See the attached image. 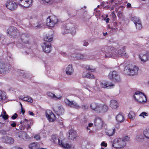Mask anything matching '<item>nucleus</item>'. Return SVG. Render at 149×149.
<instances>
[{"label":"nucleus","mask_w":149,"mask_h":149,"mask_svg":"<svg viewBox=\"0 0 149 149\" xmlns=\"http://www.w3.org/2000/svg\"><path fill=\"white\" fill-rule=\"evenodd\" d=\"M105 51L107 53L105 54L106 57H111L115 58L118 56V54L121 56H125L127 57L128 56V54L125 52V47H123L119 49L118 51L114 48L113 47H111L105 46L104 47Z\"/></svg>","instance_id":"obj_1"},{"label":"nucleus","mask_w":149,"mask_h":149,"mask_svg":"<svg viewBox=\"0 0 149 149\" xmlns=\"http://www.w3.org/2000/svg\"><path fill=\"white\" fill-rule=\"evenodd\" d=\"M129 140L130 138L127 136L122 138H116L113 141L112 146L116 148H123L126 145V142Z\"/></svg>","instance_id":"obj_2"},{"label":"nucleus","mask_w":149,"mask_h":149,"mask_svg":"<svg viewBox=\"0 0 149 149\" xmlns=\"http://www.w3.org/2000/svg\"><path fill=\"white\" fill-rule=\"evenodd\" d=\"M134 97L135 100L139 103H144L147 101L146 96L143 93L139 91L135 92Z\"/></svg>","instance_id":"obj_3"},{"label":"nucleus","mask_w":149,"mask_h":149,"mask_svg":"<svg viewBox=\"0 0 149 149\" xmlns=\"http://www.w3.org/2000/svg\"><path fill=\"white\" fill-rule=\"evenodd\" d=\"M138 69V67L135 65L129 64L126 66L125 71L128 74L134 75L137 74Z\"/></svg>","instance_id":"obj_4"},{"label":"nucleus","mask_w":149,"mask_h":149,"mask_svg":"<svg viewBox=\"0 0 149 149\" xmlns=\"http://www.w3.org/2000/svg\"><path fill=\"white\" fill-rule=\"evenodd\" d=\"M7 33L11 38H16L19 36V31L14 26L9 27L7 30Z\"/></svg>","instance_id":"obj_5"},{"label":"nucleus","mask_w":149,"mask_h":149,"mask_svg":"<svg viewBox=\"0 0 149 149\" xmlns=\"http://www.w3.org/2000/svg\"><path fill=\"white\" fill-rule=\"evenodd\" d=\"M57 17L54 16L49 17L46 20L47 25L50 27H54L57 23Z\"/></svg>","instance_id":"obj_6"},{"label":"nucleus","mask_w":149,"mask_h":149,"mask_svg":"<svg viewBox=\"0 0 149 149\" xmlns=\"http://www.w3.org/2000/svg\"><path fill=\"white\" fill-rule=\"evenodd\" d=\"M109 78L115 82H118L120 81V79L118 73L115 71L110 72L108 75Z\"/></svg>","instance_id":"obj_7"},{"label":"nucleus","mask_w":149,"mask_h":149,"mask_svg":"<svg viewBox=\"0 0 149 149\" xmlns=\"http://www.w3.org/2000/svg\"><path fill=\"white\" fill-rule=\"evenodd\" d=\"M64 34L68 33H70L72 34H74L76 33V30L74 25L70 24L67 26L64 30Z\"/></svg>","instance_id":"obj_8"},{"label":"nucleus","mask_w":149,"mask_h":149,"mask_svg":"<svg viewBox=\"0 0 149 149\" xmlns=\"http://www.w3.org/2000/svg\"><path fill=\"white\" fill-rule=\"evenodd\" d=\"M65 103L67 105L71 107L78 109L80 108V106L75 101H70L67 98H65L64 100Z\"/></svg>","instance_id":"obj_9"},{"label":"nucleus","mask_w":149,"mask_h":149,"mask_svg":"<svg viewBox=\"0 0 149 149\" xmlns=\"http://www.w3.org/2000/svg\"><path fill=\"white\" fill-rule=\"evenodd\" d=\"M47 95L48 97L56 100H60L62 97L61 92L59 91H58V93L56 94V95L50 92H47Z\"/></svg>","instance_id":"obj_10"},{"label":"nucleus","mask_w":149,"mask_h":149,"mask_svg":"<svg viewBox=\"0 0 149 149\" xmlns=\"http://www.w3.org/2000/svg\"><path fill=\"white\" fill-rule=\"evenodd\" d=\"M19 5L24 7H29L31 5L32 0H16Z\"/></svg>","instance_id":"obj_11"},{"label":"nucleus","mask_w":149,"mask_h":149,"mask_svg":"<svg viewBox=\"0 0 149 149\" xmlns=\"http://www.w3.org/2000/svg\"><path fill=\"white\" fill-rule=\"evenodd\" d=\"M5 5L8 9L11 10H15L17 7L16 3L11 0L7 1L5 3Z\"/></svg>","instance_id":"obj_12"},{"label":"nucleus","mask_w":149,"mask_h":149,"mask_svg":"<svg viewBox=\"0 0 149 149\" xmlns=\"http://www.w3.org/2000/svg\"><path fill=\"white\" fill-rule=\"evenodd\" d=\"M46 113V116L49 122H53L56 119L55 116L51 110H47Z\"/></svg>","instance_id":"obj_13"},{"label":"nucleus","mask_w":149,"mask_h":149,"mask_svg":"<svg viewBox=\"0 0 149 149\" xmlns=\"http://www.w3.org/2000/svg\"><path fill=\"white\" fill-rule=\"evenodd\" d=\"M131 20L134 23L137 29L139 30L142 28L141 21L139 18L136 17H133L132 18Z\"/></svg>","instance_id":"obj_14"},{"label":"nucleus","mask_w":149,"mask_h":149,"mask_svg":"<svg viewBox=\"0 0 149 149\" xmlns=\"http://www.w3.org/2000/svg\"><path fill=\"white\" fill-rule=\"evenodd\" d=\"M42 47L43 51L46 53H49L51 51V44L49 42H44L42 44Z\"/></svg>","instance_id":"obj_15"},{"label":"nucleus","mask_w":149,"mask_h":149,"mask_svg":"<svg viewBox=\"0 0 149 149\" xmlns=\"http://www.w3.org/2000/svg\"><path fill=\"white\" fill-rule=\"evenodd\" d=\"M10 65L0 64V73L2 74L6 73L9 71Z\"/></svg>","instance_id":"obj_16"},{"label":"nucleus","mask_w":149,"mask_h":149,"mask_svg":"<svg viewBox=\"0 0 149 149\" xmlns=\"http://www.w3.org/2000/svg\"><path fill=\"white\" fill-rule=\"evenodd\" d=\"M113 86V84L106 81H101L100 83V86L102 88H105L109 86Z\"/></svg>","instance_id":"obj_17"},{"label":"nucleus","mask_w":149,"mask_h":149,"mask_svg":"<svg viewBox=\"0 0 149 149\" xmlns=\"http://www.w3.org/2000/svg\"><path fill=\"white\" fill-rule=\"evenodd\" d=\"M1 140L3 142L7 143H12L14 142L13 139L7 136H4L1 138Z\"/></svg>","instance_id":"obj_18"},{"label":"nucleus","mask_w":149,"mask_h":149,"mask_svg":"<svg viewBox=\"0 0 149 149\" xmlns=\"http://www.w3.org/2000/svg\"><path fill=\"white\" fill-rule=\"evenodd\" d=\"M72 56L75 58L77 60H83L86 58V56L85 55L79 53H76L72 55Z\"/></svg>","instance_id":"obj_19"},{"label":"nucleus","mask_w":149,"mask_h":149,"mask_svg":"<svg viewBox=\"0 0 149 149\" xmlns=\"http://www.w3.org/2000/svg\"><path fill=\"white\" fill-rule=\"evenodd\" d=\"M108 110V107L106 105L100 104L98 113H104L107 112Z\"/></svg>","instance_id":"obj_20"},{"label":"nucleus","mask_w":149,"mask_h":149,"mask_svg":"<svg viewBox=\"0 0 149 149\" xmlns=\"http://www.w3.org/2000/svg\"><path fill=\"white\" fill-rule=\"evenodd\" d=\"M53 33L52 31L49 33L45 36L44 38V40L46 41H51L53 38Z\"/></svg>","instance_id":"obj_21"},{"label":"nucleus","mask_w":149,"mask_h":149,"mask_svg":"<svg viewBox=\"0 0 149 149\" xmlns=\"http://www.w3.org/2000/svg\"><path fill=\"white\" fill-rule=\"evenodd\" d=\"M65 72L66 74L68 75H71L73 73L74 69L72 65L69 64L67 66L65 69Z\"/></svg>","instance_id":"obj_22"},{"label":"nucleus","mask_w":149,"mask_h":149,"mask_svg":"<svg viewBox=\"0 0 149 149\" xmlns=\"http://www.w3.org/2000/svg\"><path fill=\"white\" fill-rule=\"evenodd\" d=\"M100 104L97 103L93 102L90 105V107L91 109L98 113Z\"/></svg>","instance_id":"obj_23"},{"label":"nucleus","mask_w":149,"mask_h":149,"mask_svg":"<svg viewBox=\"0 0 149 149\" xmlns=\"http://www.w3.org/2000/svg\"><path fill=\"white\" fill-rule=\"evenodd\" d=\"M68 137L70 139H74L77 136V133L74 130H71L69 132Z\"/></svg>","instance_id":"obj_24"},{"label":"nucleus","mask_w":149,"mask_h":149,"mask_svg":"<svg viewBox=\"0 0 149 149\" xmlns=\"http://www.w3.org/2000/svg\"><path fill=\"white\" fill-rule=\"evenodd\" d=\"M110 106L113 109H115L118 107V102L116 100H111L110 101Z\"/></svg>","instance_id":"obj_25"},{"label":"nucleus","mask_w":149,"mask_h":149,"mask_svg":"<svg viewBox=\"0 0 149 149\" xmlns=\"http://www.w3.org/2000/svg\"><path fill=\"white\" fill-rule=\"evenodd\" d=\"M94 124L96 125L102 127L103 124V122L101 118L97 117L95 120Z\"/></svg>","instance_id":"obj_26"},{"label":"nucleus","mask_w":149,"mask_h":149,"mask_svg":"<svg viewBox=\"0 0 149 149\" xmlns=\"http://www.w3.org/2000/svg\"><path fill=\"white\" fill-rule=\"evenodd\" d=\"M59 145L65 149H70L72 147L71 145L67 143H64L62 141H59Z\"/></svg>","instance_id":"obj_27"},{"label":"nucleus","mask_w":149,"mask_h":149,"mask_svg":"<svg viewBox=\"0 0 149 149\" xmlns=\"http://www.w3.org/2000/svg\"><path fill=\"white\" fill-rule=\"evenodd\" d=\"M82 77L84 78L90 79L94 78V76L92 74L88 72L87 71H84L83 72Z\"/></svg>","instance_id":"obj_28"},{"label":"nucleus","mask_w":149,"mask_h":149,"mask_svg":"<svg viewBox=\"0 0 149 149\" xmlns=\"http://www.w3.org/2000/svg\"><path fill=\"white\" fill-rule=\"evenodd\" d=\"M29 147L30 149H38L39 148V145L37 143L34 142L30 144Z\"/></svg>","instance_id":"obj_29"},{"label":"nucleus","mask_w":149,"mask_h":149,"mask_svg":"<svg viewBox=\"0 0 149 149\" xmlns=\"http://www.w3.org/2000/svg\"><path fill=\"white\" fill-rule=\"evenodd\" d=\"M56 112L59 115L63 114L64 112V109L62 107H59L55 109Z\"/></svg>","instance_id":"obj_30"},{"label":"nucleus","mask_w":149,"mask_h":149,"mask_svg":"<svg viewBox=\"0 0 149 149\" xmlns=\"http://www.w3.org/2000/svg\"><path fill=\"white\" fill-rule=\"evenodd\" d=\"M116 119L118 122L121 123L124 120L123 116L120 114H119L116 117Z\"/></svg>","instance_id":"obj_31"},{"label":"nucleus","mask_w":149,"mask_h":149,"mask_svg":"<svg viewBox=\"0 0 149 149\" xmlns=\"http://www.w3.org/2000/svg\"><path fill=\"white\" fill-rule=\"evenodd\" d=\"M139 56L141 62L142 63H144L148 60L146 54H141Z\"/></svg>","instance_id":"obj_32"},{"label":"nucleus","mask_w":149,"mask_h":149,"mask_svg":"<svg viewBox=\"0 0 149 149\" xmlns=\"http://www.w3.org/2000/svg\"><path fill=\"white\" fill-rule=\"evenodd\" d=\"M51 140L54 143H56L58 142V144L59 145V141H60L59 139L58 138L57 136L55 135H53L51 137Z\"/></svg>","instance_id":"obj_33"},{"label":"nucleus","mask_w":149,"mask_h":149,"mask_svg":"<svg viewBox=\"0 0 149 149\" xmlns=\"http://www.w3.org/2000/svg\"><path fill=\"white\" fill-rule=\"evenodd\" d=\"M6 98V93L1 90H0V101L4 100Z\"/></svg>","instance_id":"obj_34"},{"label":"nucleus","mask_w":149,"mask_h":149,"mask_svg":"<svg viewBox=\"0 0 149 149\" xmlns=\"http://www.w3.org/2000/svg\"><path fill=\"white\" fill-rule=\"evenodd\" d=\"M115 128L109 129L106 132L107 134L109 136H112L115 133Z\"/></svg>","instance_id":"obj_35"},{"label":"nucleus","mask_w":149,"mask_h":149,"mask_svg":"<svg viewBox=\"0 0 149 149\" xmlns=\"http://www.w3.org/2000/svg\"><path fill=\"white\" fill-rule=\"evenodd\" d=\"M24 123L25 124V125L26 127L27 130H29L30 128V126L29 125V124H31V121L27 120L26 119H25L23 121Z\"/></svg>","instance_id":"obj_36"},{"label":"nucleus","mask_w":149,"mask_h":149,"mask_svg":"<svg viewBox=\"0 0 149 149\" xmlns=\"http://www.w3.org/2000/svg\"><path fill=\"white\" fill-rule=\"evenodd\" d=\"M27 134L24 132H20L19 133L18 136L22 139H24L27 138Z\"/></svg>","instance_id":"obj_37"},{"label":"nucleus","mask_w":149,"mask_h":149,"mask_svg":"<svg viewBox=\"0 0 149 149\" xmlns=\"http://www.w3.org/2000/svg\"><path fill=\"white\" fill-rule=\"evenodd\" d=\"M128 117L131 120H134L136 116L135 113L132 111H130L128 115Z\"/></svg>","instance_id":"obj_38"},{"label":"nucleus","mask_w":149,"mask_h":149,"mask_svg":"<svg viewBox=\"0 0 149 149\" xmlns=\"http://www.w3.org/2000/svg\"><path fill=\"white\" fill-rule=\"evenodd\" d=\"M21 99L24 101H27L31 103L33 101V100L32 98L29 96L25 97L24 98H21Z\"/></svg>","instance_id":"obj_39"},{"label":"nucleus","mask_w":149,"mask_h":149,"mask_svg":"<svg viewBox=\"0 0 149 149\" xmlns=\"http://www.w3.org/2000/svg\"><path fill=\"white\" fill-rule=\"evenodd\" d=\"M143 134L146 138L149 139V129L145 130L143 132Z\"/></svg>","instance_id":"obj_40"},{"label":"nucleus","mask_w":149,"mask_h":149,"mask_svg":"<svg viewBox=\"0 0 149 149\" xmlns=\"http://www.w3.org/2000/svg\"><path fill=\"white\" fill-rule=\"evenodd\" d=\"M85 68L87 70L92 71H93L95 70V68L91 65H87L86 66Z\"/></svg>","instance_id":"obj_41"},{"label":"nucleus","mask_w":149,"mask_h":149,"mask_svg":"<svg viewBox=\"0 0 149 149\" xmlns=\"http://www.w3.org/2000/svg\"><path fill=\"white\" fill-rule=\"evenodd\" d=\"M148 115L147 113L145 112H143L139 115V116L144 118L145 116H148Z\"/></svg>","instance_id":"obj_42"},{"label":"nucleus","mask_w":149,"mask_h":149,"mask_svg":"<svg viewBox=\"0 0 149 149\" xmlns=\"http://www.w3.org/2000/svg\"><path fill=\"white\" fill-rule=\"evenodd\" d=\"M0 117H2L5 120H7L8 118V115H0Z\"/></svg>","instance_id":"obj_43"},{"label":"nucleus","mask_w":149,"mask_h":149,"mask_svg":"<svg viewBox=\"0 0 149 149\" xmlns=\"http://www.w3.org/2000/svg\"><path fill=\"white\" fill-rule=\"evenodd\" d=\"M21 39L22 40H27V38L25 36L24 34H22L21 36Z\"/></svg>","instance_id":"obj_44"},{"label":"nucleus","mask_w":149,"mask_h":149,"mask_svg":"<svg viewBox=\"0 0 149 149\" xmlns=\"http://www.w3.org/2000/svg\"><path fill=\"white\" fill-rule=\"evenodd\" d=\"M43 3L46 2V3H48L50 2V3H53L52 0H41Z\"/></svg>","instance_id":"obj_45"},{"label":"nucleus","mask_w":149,"mask_h":149,"mask_svg":"<svg viewBox=\"0 0 149 149\" xmlns=\"http://www.w3.org/2000/svg\"><path fill=\"white\" fill-rule=\"evenodd\" d=\"M34 138L37 140H39L40 139V137L39 135L36 134L34 136Z\"/></svg>","instance_id":"obj_46"},{"label":"nucleus","mask_w":149,"mask_h":149,"mask_svg":"<svg viewBox=\"0 0 149 149\" xmlns=\"http://www.w3.org/2000/svg\"><path fill=\"white\" fill-rule=\"evenodd\" d=\"M108 15H106V17L104 19V20H105L106 22L108 23L110 19H109L108 17Z\"/></svg>","instance_id":"obj_47"},{"label":"nucleus","mask_w":149,"mask_h":149,"mask_svg":"<svg viewBox=\"0 0 149 149\" xmlns=\"http://www.w3.org/2000/svg\"><path fill=\"white\" fill-rule=\"evenodd\" d=\"M17 117V113H15L12 116L11 118L13 120L15 119Z\"/></svg>","instance_id":"obj_48"},{"label":"nucleus","mask_w":149,"mask_h":149,"mask_svg":"<svg viewBox=\"0 0 149 149\" xmlns=\"http://www.w3.org/2000/svg\"><path fill=\"white\" fill-rule=\"evenodd\" d=\"M93 123H89L88 124V127H87V129L88 130H90V129L88 128V127H93Z\"/></svg>","instance_id":"obj_49"},{"label":"nucleus","mask_w":149,"mask_h":149,"mask_svg":"<svg viewBox=\"0 0 149 149\" xmlns=\"http://www.w3.org/2000/svg\"><path fill=\"white\" fill-rule=\"evenodd\" d=\"M117 15L120 18H122L123 16L122 13L121 12H119L118 13Z\"/></svg>","instance_id":"obj_50"},{"label":"nucleus","mask_w":149,"mask_h":149,"mask_svg":"<svg viewBox=\"0 0 149 149\" xmlns=\"http://www.w3.org/2000/svg\"><path fill=\"white\" fill-rule=\"evenodd\" d=\"M101 146H104L105 147H106L107 146V143H105L104 142H102L101 143Z\"/></svg>","instance_id":"obj_51"},{"label":"nucleus","mask_w":149,"mask_h":149,"mask_svg":"<svg viewBox=\"0 0 149 149\" xmlns=\"http://www.w3.org/2000/svg\"><path fill=\"white\" fill-rule=\"evenodd\" d=\"M4 123L0 122V128H2L4 126Z\"/></svg>","instance_id":"obj_52"},{"label":"nucleus","mask_w":149,"mask_h":149,"mask_svg":"<svg viewBox=\"0 0 149 149\" xmlns=\"http://www.w3.org/2000/svg\"><path fill=\"white\" fill-rule=\"evenodd\" d=\"M88 45V43L86 41H84V43H83V45L84 46H87Z\"/></svg>","instance_id":"obj_53"},{"label":"nucleus","mask_w":149,"mask_h":149,"mask_svg":"<svg viewBox=\"0 0 149 149\" xmlns=\"http://www.w3.org/2000/svg\"><path fill=\"white\" fill-rule=\"evenodd\" d=\"M11 125L13 127H15L16 126V124L15 122H13L11 124Z\"/></svg>","instance_id":"obj_54"},{"label":"nucleus","mask_w":149,"mask_h":149,"mask_svg":"<svg viewBox=\"0 0 149 149\" xmlns=\"http://www.w3.org/2000/svg\"><path fill=\"white\" fill-rule=\"evenodd\" d=\"M111 16L113 18H115L116 17V15L114 13V12H112Z\"/></svg>","instance_id":"obj_55"},{"label":"nucleus","mask_w":149,"mask_h":149,"mask_svg":"<svg viewBox=\"0 0 149 149\" xmlns=\"http://www.w3.org/2000/svg\"><path fill=\"white\" fill-rule=\"evenodd\" d=\"M148 60H149V52L146 53Z\"/></svg>","instance_id":"obj_56"},{"label":"nucleus","mask_w":149,"mask_h":149,"mask_svg":"<svg viewBox=\"0 0 149 149\" xmlns=\"http://www.w3.org/2000/svg\"><path fill=\"white\" fill-rule=\"evenodd\" d=\"M29 114L30 115H31V116H33L34 115L33 112H32L30 111H29Z\"/></svg>","instance_id":"obj_57"},{"label":"nucleus","mask_w":149,"mask_h":149,"mask_svg":"<svg viewBox=\"0 0 149 149\" xmlns=\"http://www.w3.org/2000/svg\"><path fill=\"white\" fill-rule=\"evenodd\" d=\"M1 115H7V114H6V112L5 111H4L2 112V114Z\"/></svg>","instance_id":"obj_58"},{"label":"nucleus","mask_w":149,"mask_h":149,"mask_svg":"<svg viewBox=\"0 0 149 149\" xmlns=\"http://www.w3.org/2000/svg\"><path fill=\"white\" fill-rule=\"evenodd\" d=\"M82 108L83 109H87L88 108V107L86 106H83Z\"/></svg>","instance_id":"obj_59"},{"label":"nucleus","mask_w":149,"mask_h":149,"mask_svg":"<svg viewBox=\"0 0 149 149\" xmlns=\"http://www.w3.org/2000/svg\"><path fill=\"white\" fill-rule=\"evenodd\" d=\"M127 8H130L131 6V4L129 3H128L127 5Z\"/></svg>","instance_id":"obj_60"},{"label":"nucleus","mask_w":149,"mask_h":149,"mask_svg":"<svg viewBox=\"0 0 149 149\" xmlns=\"http://www.w3.org/2000/svg\"><path fill=\"white\" fill-rule=\"evenodd\" d=\"M21 112L23 114H24L25 112V110L23 109L22 108H21Z\"/></svg>","instance_id":"obj_61"},{"label":"nucleus","mask_w":149,"mask_h":149,"mask_svg":"<svg viewBox=\"0 0 149 149\" xmlns=\"http://www.w3.org/2000/svg\"><path fill=\"white\" fill-rule=\"evenodd\" d=\"M86 88L89 90V91H91V88L89 86H87V87Z\"/></svg>","instance_id":"obj_62"},{"label":"nucleus","mask_w":149,"mask_h":149,"mask_svg":"<svg viewBox=\"0 0 149 149\" xmlns=\"http://www.w3.org/2000/svg\"><path fill=\"white\" fill-rule=\"evenodd\" d=\"M11 149H18V147H15L11 148Z\"/></svg>","instance_id":"obj_63"},{"label":"nucleus","mask_w":149,"mask_h":149,"mask_svg":"<svg viewBox=\"0 0 149 149\" xmlns=\"http://www.w3.org/2000/svg\"><path fill=\"white\" fill-rule=\"evenodd\" d=\"M36 27L37 28H40L41 27V26L39 25H37V26H36Z\"/></svg>","instance_id":"obj_64"}]
</instances>
